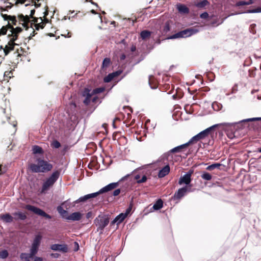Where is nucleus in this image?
<instances>
[{
    "label": "nucleus",
    "instance_id": "nucleus-27",
    "mask_svg": "<svg viewBox=\"0 0 261 261\" xmlns=\"http://www.w3.org/2000/svg\"><path fill=\"white\" fill-rule=\"evenodd\" d=\"M151 35V32L147 30H143L140 33V36L142 40H145Z\"/></svg>",
    "mask_w": 261,
    "mask_h": 261
},
{
    "label": "nucleus",
    "instance_id": "nucleus-21",
    "mask_svg": "<svg viewBox=\"0 0 261 261\" xmlns=\"http://www.w3.org/2000/svg\"><path fill=\"white\" fill-rule=\"evenodd\" d=\"M178 12L182 14H188L189 12V8L184 5L179 4L177 5Z\"/></svg>",
    "mask_w": 261,
    "mask_h": 261
},
{
    "label": "nucleus",
    "instance_id": "nucleus-28",
    "mask_svg": "<svg viewBox=\"0 0 261 261\" xmlns=\"http://www.w3.org/2000/svg\"><path fill=\"white\" fill-rule=\"evenodd\" d=\"M185 148H186V146H185V144H183L178 145L177 146H176V147H174L173 148L171 149L170 150V152L171 153H175V152H179L180 151V150H181Z\"/></svg>",
    "mask_w": 261,
    "mask_h": 261
},
{
    "label": "nucleus",
    "instance_id": "nucleus-52",
    "mask_svg": "<svg viewBox=\"0 0 261 261\" xmlns=\"http://www.w3.org/2000/svg\"><path fill=\"white\" fill-rule=\"evenodd\" d=\"M90 102V99L87 97H85V99L84 100L83 102L86 105H88Z\"/></svg>",
    "mask_w": 261,
    "mask_h": 261
},
{
    "label": "nucleus",
    "instance_id": "nucleus-41",
    "mask_svg": "<svg viewBox=\"0 0 261 261\" xmlns=\"http://www.w3.org/2000/svg\"><path fill=\"white\" fill-rule=\"evenodd\" d=\"M104 89H105L101 87L97 88L93 90V93L94 94L100 93L102 92L104 90Z\"/></svg>",
    "mask_w": 261,
    "mask_h": 261
},
{
    "label": "nucleus",
    "instance_id": "nucleus-38",
    "mask_svg": "<svg viewBox=\"0 0 261 261\" xmlns=\"http://www.w3.org/2000/svg\"><path fill=\"white\" fill-rule=\"evenodd\" d=\"M107 192H109L107 190V188L106 187V186H105L104 187L100 189L98 191L94 193L96 196H97L100 194H102Z\"/></svg>",
    "mask_w": 261,
    "mask_h": 261
},
{
    "label": "nucleus",
    "instance_id": "nucleus-34",
    "mask_svg": "<svg viewBox=\"0 0 261 261\" xmlns=\"http://www.w3.org/2000/svg\"><path fill=\"white\" fill-rule=\"evenodd\" d=\"M201 177L203 179L206 180H210L212 178V175L206 172H203L201 174Z\"/></svg>",
    "mask_w": 261,
    "mask_h": 261
},
{
    "label": "nucleus",
    "instance_id": "nucleus-30",
    "mask_svg": "<svg viewBox=\"0 0 261 261\" xmlns=\"http://www.w3.org/2000/svg\"><path fill=\"white\" fill-rule=\"evenodd\" d=\"M153 75H150L148 77V85L151 89H156L158 88V86L155 83H152V77Z\"/></svg>",
    "mask_w": 261,
    "mask_h": 261
},
{
    "label": "nucleus",
    "instance_id": "nucleus-5",
    "mask_svg": "<svg viewBox=\"0 0 261 261\" xmlns=\"http://www.w3.org/2000/svg\"><path fill=\"white\" fill-rule=\"evenodd\" d=\"M110 218L108 215H99L94 220V223L97 227V231L102 233L104 228L108 225Z\"/></svg>",
    "mask_w": 261,
    "mask_h": 261
},
{
    "label": "nucleus",
    "instance_id": "nucleus-22",
    "mask_svg": "<svg viewBox=\"0 0 261 261\" xmlns=\"http://www.w3.org/2000/svg\"><path fill=\"white\" fill-rule=\"evenodd\" d=\"M42 239V236L40 234H37L35 236L31 246L39 247Z\"/></svg>",
    "mask_w": 261,
    "mask_h": 261
},
{
    "label": "nucleus",
    "instance_id": "nucleus-58",
    "mask_svg": "<svg viewBox=\"0 0 261 261\" xmlns=\"http://www.w3.org/2000/svg\"><path fill=\"white\" fill-rule=\"evenodd\" d=\"M136 50V47L134 45H133L132 46L131 48H130V50L132 51V52H134L135 51V50Z\"/></svg>",
    "mask_w": 261,
    "mask_h": 261
},
{
    "label": "nucleus",
    "instance_id": "nucleus-11",
    "mask_svg": "<svg viewBox=\"0 0 261 261\" xmlns=\"http://www.w3.org/2000/svg\"><path fill=\"white\" fill-rule=\"evenodd\" d=\"M261 13V7H257V8L253 9H249V10H247L246 11L243 12L231 13V14H229V15H228L227 16L225 17L224 18H223L222 19V20L221 21V22L219 24H222V23H223V22L224 21V20L225 19H226L228 17L231 16H233L235 15L241 14H244V13Z\"/></svg>",
    "mask_w": 261,
    "mask_h": 261
},
{
    "label": "nucleus",
    "instance_id": "nucleus-32",
    "mask_svg": "<svg viewBox=\"0 0 261 261\" xmlns=\"http://www.w3.org/2000/svg\"><path fill=\"white\" fill-rule=\"evenodd\" d=\"M119 185L118 182H111L108 185L106 186L107 188V190L108 191H110L115 188H116Z\"/></svg>",
    "mask_w": 261,
    "mask_h": 261
},
{
    "label": "nucleus",
    "instance_id": "nucleus-1",
    "mask_svg": "<svg viewBox=\"0 0 261 261\" xmlns=\"http://www.w3.org/2000/svg\"><path fill=\"white\" fill-rule=\"evenodd\" d=\"M9 28L11 29V34H9L8 37L9 38V41L7 45H6L5 48H4V52L5 56H7L9 53L14 49V46L17 45L14 42L17 39L18 34L20 33L22 29L20 27H13L9 25Z\"/></svg>",
    "mask_w": 261,
    "mask_h": 261
},
{
    "label": "nucleus",
    "instance_id": "nucleus-45",
    "mask_svg": "<svg viewBox=\"0 0 261 261\" xmlns=\"http://www.w3.org/2000/svg\"><path fill=\"white\" fill-rule=\"evenodd\" d=\"M208 14L207 12H204L200 15V17L202 19H206L208 18Z\"/></svg>",
    "mask_w": 261,
    "mask_h": 261
},
{
    "label": "nucleus",
    "instance_id": "nucleus-6",
    "mask_svg": "<svg viewBox=\"0 0 261 261\" xmlns=\"http://www.w3.org/2000/svg\"><path fill=\"white\" fill-rule=\"evenodd\" d=\"M60 176V172L58 171H55L53 172L51 175L46 179L43 182L42 187V191H44L52 186L58 180Z\"/></svg>",
    "mask_w": 261,
    "mask_h": 261
},
{
    "label": "nucleus",
    "instance_id": "nucleus-3",
    "mask_svg": "<svg viewBox=\"0 0 261 261\" xmlns=\"http://www.w3.org/2000/svg\"><path fill=\"white\" fill-rule=\"evenodd\" d=\"M35 10L34 9L31 10L30 16L25 15L24 16L22 14L19 15L20 20L23 22V26L26 27L25 23L30 21L31 18H33L35 22H36V30H38L39 28L43 29L44 27L45 23L43 22V19L42 17L39 18L33 17V15L35 14Z\"/></svg>",
    "mask_w": 261,
    "mask_h": 261
},
{
    "label": "nucleus",
    "instance_id": "nucleus-15",
    "mask_svg": "<svg viewBox=\"0 0 261 261\" xmlns=\"http://www.w3.org/2000/svg\"><path fill=\"white\" fill-rule=\"evenodd\" d=\"M95 197H96V196L95 193L88 194L85 195L83 196L80 197L79 199L75 200L73 202V203L74 204H75L76 203H81V202H84L86 201L87 200H88V199H89L90 198H94Z\"/></svg>",
    "mask_w": 261,
    "mask_h": 261
},
{
    "label": "nucleus",
    "instance_id": "nucleus-17",
    "mask_svg": "<svg viewBox=\"0 0 261 261\" xmlns=\"http://www.w3.org/2000/svg\"><path fill=\"white\" fill-rule=\"evenodd\" d=\"M14 218L13 215H11L9 213H5L4 214H0V220L3 221L4 223H10L13 222Z\"/></svg>",
    "mask_w": 261,
    "mask_h": 261
},
{
    "label": "nucleus",
    "instance_id": "nucleus-46",
    "mask_svg": "<svg viewBox=\"0 0 261 261\" xmlns=\"http://www.w3.org/2000/svg\"><path fill=\"white\" fill-rule=\"evenodd\" d=\"M7 32V29L5 27H3L0 30V35H5Z\"/></svg>",
    "mask_w": 261,
    "mask_h": 261
},
{
    "label": "nucleus",
    "instance_id": "nucleus-64",
    "mask_svg": "<svg viewBox=\"0 0 261 261\" xmlns=\"http://www.w3.org/2000/svg\"><path fill=\"white\" fill-rule=\"evenodd\" d=\"M65 37H67V38H69L71 37V35L70 34V33L69 32H68L67 35H65L64 36Z\"/></svg>",
    "mask_w": 261,
    "mask_h": 261
},
{
    "label": "nucleus",
    "instance_id": "nucleus-29",
    "mask_svg": "<svg viewBox=\"0 0 261 261\" xmlns=\"http://www.w3.org/2000/svg\"><path fill=\"white\" fill-rule=\"evenodd\" d=\"M222 164L218 163H214L211 164V165L208 166L206 167V170H212L215 168L219 169L220 167L221 166Z\"/></svg>",
    "mask_w": 261,
    "mask_h": 261
},
{
    "label": "nucleus",
    "instance_id": "nucleus-35",
    "mask_svg": "<svg viewBox=\"0 0 261 261\" xmlns=\"http://www.w3.org/2000/svg\"><path fill=\"white\" fill-rule=\"evenodd\" d=\"M110 63H111V60H110V58H105L102 61L101 68H107V67H108L110 65Z\"/></svg>",
    "mask_w": 261,
    "mask_h": 261
},
{
    "label": "nucleus",
    "instance_id": "nucleus-13",
    "mask_svg": "<svg viewBox=\"0 0 261 261\" xmlns=\"http://www.w3.org/2000/svg\"><path fill=\"white\" fill-rule=\"evenodd\" d=\"M254 121H257V117H253V118L245 119L242 120H241V121H240L239 122H232V123L224 122V123H221V124H222V126L229 127V126H233L234 125L237 124H239V123H244V122Z\"/></svg>",
    "mask_w": 261,
    "mask_h": 261
},
{
    "label": "nucleus",
    "instance_id": "nucleus-37",
    "mask_svg": "<svg viewBox=\"0 0 261 261\" xmlns=\"http://www.w3.org/2000/svg\"><path fill=\"white\" fill-rule=\"evenodd\" d=\"M9 256V253L7 250H4L0 252V258L5 259Z\"/></svg>",
    "mask_w": 261,
    "mask_h": 261
},
{
    "label": "nucleus",
    "instance_id": "nucleus-10",
    "mask_svg": "<svg viewBox=\"0 0 261 261\" xmlns=\"http://www.w3.org/2000/svg\"><path fill=\"white\" fill-rule=\"evenodd\" d=\"M193 173V170H190L187 172H186L184 175L181 176L178 180V184L179 185L185 184V186H190V185H191L190 183L192 180L191 175Z\"/></svg>",
    "mask_w": 261,
    "mask_h": 261
},
{
    "label": "nucleus",
    "instance_id": "nucleus-33",
    "mask_svg": "<svg viewBox=\"0 0 261 261\" xmlns=\"http://www.w3.org/2000/svg\"><path fill=\"white\" fill-rule=\"evenodd\" d=\"M57 211L58 213L61 215V216L63 218L65 219V217H66L65 215L67 213V212L64 210L63 207L61 206H59L57 207Z\"/></svg>",
    "mask_w": 261,
    "mask_h": 261
},
{
    "label": "nucleus",
    "instance_id": "nucleus-25",
    "mask_svg": "<svg viewBox=\"0 0 261 261\" xmlns=\"http://www.w3.org/2000/svg\"><path fill=\"white\" fill-rule=\"evenodd\" d=\"M183 38L182 34L181 31H179L172 35L169 36L166 38V39L169 40V39H175L177 38Z\"/></svg>",
    "mask_w": 261,
    "mask_h": 261
},
{
    "label": "nucleus",
    "instance_id": "nucleus-14",
    "mask_svg": "<svg viewBox=\"0 0 261 261\" xmlns=\"http://www.w3.org/2000/svg\"><path fill=\"white\" fill-rule=\"evenodd\" d=\"M12 215L16 221H24L27 218L26 214L19 211L13 213Z\"/></svg>",
    "mask_w": 261,
    "mask_h": 261
},
{
    "label": "nucleus",
    "instance_id": "nucleus-23",
    "mask_svg": "<svg viewBox=\"0 0 261 261\" xmlns=\"http://www.w3.org/2000/svg\"><path fill=\"white\" fill-rule=\"evenodd\" d=\"M163 205V202L162 199H158L153 205V208L154 210L158 211L162 208Z\"/></svg>",
    "mask_w": 261,
    "mask_h": 261
},
{
    "label": "nucleus",
    "instance_id": "nucleus-62",
    "mask_svg": "<svg viewBox=\"0 0 261 261\" xmlns=\"http://www.w3.org/2000/svg\"><path fill=\"white\" fill-rule=\"evenodd\" d=\"M34 5H35V7L36 8H38V7H39L40 6L41 4H37L36 2H35Z\"/></svg>",
    "mask_w": 261,
    "mask_h": 261
},
{
    "label": "nucleus",
    "instance_id": "nucleus-43",
    "mask_svg": "<svg viewBox=\"0 0 261 261\" xmlns=\"http://www.w3.org/2000/svg\"><path fill=\"white\" fill-rule=\"evenodd\" d=\"M196 143L195 140L193 139V138L192 137L189 140L188 142H186V143H184L186 147H188L189 145H190V144H192V143Z\"/></svg>",
    "mask_w": 261,
    "mask_h": 261
},
{
    "label": "nucleus",
    "instance_id": "nucleus-60",
    "mask_svg": "<svg viewBox=\"0 0 261 261\" xmlns=\"http://www.w3.org/2000/svg\"><path fill=\"white\" fill-rule=\"evenodd\" d=\"M125 59V55L124 54H122L120 56V59L123 60Z\"/></svg>",
    "mask_w": 261,
    "mask_h": 261
},
{
    "label": "nucleus",
    "instance_id": "nucleus-61",
    "mask_svg": "<svg viewBox=\"0 0 261 261\" xmlns=\"http://www.w3.org/2000/svg\"><path fill=\"white\" fill-rule=\"evenodd\" d=\"M17 3H21V4H24L25 0H17Z\"/></svg>",
    "mask_w": 261,
    "mask_h": 261
},
{
    "label": "nucleus",
    "instance_id": "nucleus-24",
    "mask_svg": "<svg viewBox=\"0 0 261 261\" xmlns=\"http://www.w3.org/2000/svg\"><path fill=\"white\" fill-rule=\"evenodd\" d=\"M208 5H210V3L207 0H202L200 2L196 3L195 6L198 8L201 9Z\"/></svg>",
    "mask_w": 261,
    "mask_h": 261
},
{
    "label": "nucleus",
    "instance_id": "nucleus-55",
    "mask_svg": "<svg viewBox=\"0 0 261 261\" xmlns=\"http://www.w3.org/2000/svg\"><path fill=\"white\" fill-rule=\"evenodd\" d=\"M10 15H7V14L3 15V17L5 20H9V18Z\"/></svg>",
    "mask_w": 261,
    "mask_h": 261
},
{
    "label": "nucleus",
    "instance_id": "nucleus-4",
    "mask_svg": "<svg viewBox=\"0 0 261 261\" xmlns=\"http://www.w3.org/2000/svg\"><path fill=\"white\" fill-rule=\"evenodd\" d=\"M39 247L31 246L29 253H21L20 258L24 261H43L42 257L36 256L38 251Z\"/></svg>",
    "mask_w": 261,
    "mask_h": 261
},
{
    "label": "nucleus",
    "instance_id": "nucleus-42",
    "mask_svg": "<svg viewBox=\"0 0 261 261\" xmlns=\"http://www.w3.org/2000/svg\"><path fill=\"white\" fill-rule=\"evenodd\" d=\"M181 32L182 34L183 38H186V37H190L189 36L190 34H189V31L188 30V29L181 31Z\"/></svg>",
    "mask_w": 261,
    "mask_h": 261
},
{
    "label": "nucleus",
    "instance_id": "nucleus-26",
    "mask_svg": "<svg viewBox=\"0 0 261 261\" xmlns=\"http://www.w3.org/2000/svg\"><path fill=\"white\" fill-rule=\"evenodd\" d=\"M32 151L34 154H42L43 153V149L38 145L33 146L32 148Z\"/></svg>",
    "mask_w": 261,
    "mask_h": 261
},
{
    "label": "nucleus",
    "instance_id": "nucleus-31",
    "mask_svg": "<svg viewBox=\"0 0 261 261\" xmlns=\"http://www.w3.org/2000/svg\"><path fill=\"white\" fill-rule=\"evenodd\" d=\"M92 94L90 93V90L88 88H85L82 92V95L83 97L91 99Z\"/></svg>",
    "mask_w": 261,
    "mask_h": 261
},
{
    "label": "nucleus",
    "instance_id": "nucleus-39",
    "mask_svg": "<svg viewBox=\"0 0 261 261\" xmlns=\"http://www.w3.org/2000/svg\"><path fill=\"white\" fill-rule=\"evenodd\" d=\"M51 145L53 148L57 149L61 146V144L58 141L54 140Z\"/></svg>",
    "mask_w": 261,
    "mask_h": 261
},
{
    "label": "nucleus",
    "instance_id": "nucleus-59",
    "mask_svg": "<svg viewBox=\"0 0 261 261\" xmlns=\"http://www.w3.org/2000/svg\"><path fill=\"white\" fill-rule=\"evenodd\" d=\"M253 2L251 1H249L248 2H246V5H249L253 4Z\"/></svg>",
    "mask_w": 261,
    "mask_h": 261
},
{
    "label": "nucleus",
    "instance_id": "nucleus-7",
    "mask_svg": "<svg viewBox=\"0 0 261 261\" xmlns=\"http://www.w3.org/2000/svg\"><path fill=\"white\" fill-rule=\"evenodd\" d=\"M218 126H222L221 123L219 124H214L204 130L202 131H201L199 133H198L197 135H195L194 136L192 137L193 138V139L195 140V142L196 143L198 141L203 139L205 138L206 137L208 136L211 130H212L214 128L217 127Z\"/></svg>",
    "mask_w": 261,
    "mask_h": 261
},
{
    "label": "nucleus",
    "instance_id": "nucleus-48",
    "mask_svg": "<svg viewBox=\"0 0 261 261\" xmlns=\"http://www.w3.org/2000/svg\"><path fill=\"white\" fill-rule=\"evenodd\" d=\"M131 210H132V207H131V206H129V207H128V208L126 210V211H125V213H123V215H124V216H125V218H126V217L127 216V215L130 213V211H131Z\"/></svg>",
    "mask_w": 261,
    "mask_h": 261
},
{
    "label": "nucleus",
    "instance_id": "nucleus-44",
    "mask_svg": "<svg viewBox=\"0 0 261 261\" xmlns=\"http://www.w3.org/2000/svg\"><path fill=\"white\" fill-rule=\"evenodd\" d=\"M196 143L195 140L193 139V138L192 137L189 140L188 142H186V143H184L186 147H188L189 145H190V144H192V143Z\"/></svg>",
    "mask_w": 261,
    "mask_h": 261
},
{
    "label": "nucleus",
    "instance_id": "nucleus-57",
    "mask_svg": "<svg viewBox=\"0 0 261 261\" xmlns=\"http://www.w3.org/2000/svg\"><path fill=\"white\" fill-rule=\"evenodd\" d=\"M92 215V213L91 212H88L87 214H86V218L87 219L89 218L90 217H91Z\"/></svg>",
    "mask_w": 261,
    "mask_h": 261
},
{
    "label": "nucleus",
    "instance_id": "nucleus-20",
    "mask_svg": "<svg viewBox=\"0 0 261 261\" xmlns=\"http://www.w3.org/2000/svg\"><path fill=\"white\" fill-rule=\"evenodd\" d=\"M125 217L124 215H123V213L119 214L117 215L114 219L112 221L111 224H114L116 223L117 225L120 224L124 219Z\"/></svg>",
    "mask_w": 261,
    "mask_h": 261
},
{
    "label": "nucleus",
    "instance_id": "nucleus-50",
    "mask_svg": "<svg viewBox=\"0 0 261 261\" xmlns=\"http://www.w3.org/2000/svg\"><path fill=\"white\" fill-rule=\"evenodd\" d=\"M9 20L11 21L14 25H16V22L17 20L15 16H10L9 18Z\"/></svg>",
    "mask_w": 261,
    "mask_h": 261
},
{
    "label": "nucleus",
    "instance_id": "nucleus-18",
    "mask_svg": "<svg viewBox=\"0 0 261 261\" xmlns=\"http://www.w3.org/2000/svg\"><path fill=\"white\" fill-rule=\"evenodd\" d=\"M122 72V71L121 70H119L111 73H109L104 78L103 81L105 83H109L111 82L115 77L120 75Z\"/></svg>",
    "mask_w": 261,
    "mask_h": 261
},
{
    "label": "nucleus",
    "instance_id": "nucleus-54",
    "mask_svg": "<svg viewBox=\"0 0 261 261\" xmlns=\"http://www.w3.org/2000/svg\"><path fill=\"white\" fill-rule=\"evenodd\" d=\"M74 245L75 246V248L74 249V251H76L79 250V244L76 242H74Z\"/></svg>",
    "mask_w": 261,
    "mask_h": 261
},
{
    "label": "nucleus",
    "instance_id": "nucleus-47",
    "mask_svg": "<svg viewBox=\"0 0 261 261\" xmlns=\"http://www.w3.org/2000/svg\"><path fill=\"white\" fill-rule=\"evenodd\" d=\"M147 180V177L145 175H143L140 179L137 180L138 184L144 182Z\"/></svg>",
    "mask_w": 261,
    "mask_h": 261
},
{
    "label": "nucleus",
    "instance_id": "nucleus-36",
    "mask_svg": "<svg viewBox=\"0 0 261 261\" xmlns=\"http://www.w3.org/2000/svg\"><path fill=\"white\" fill-rule=\"evenodd\" d=\"M170 30V26L169 21L165 22V25L163 28V33L166 34Z\"/></svg>",
    "mask_w": 261,
    "mask_h": 261
},
{
    "label": "nucleus",
    "instance_id": "nucleus-2",
    "mask_svg": "<svg viewBox=\"0 0 261 261\" xmlns=\"http://www.w3.org/2000/svg\"><path fill=\"white\" fill-rule=\"evenodd\" d=\"M53 168V165L47 162L38 159V164H32L30 166V169L32 172H46L50 171Z\"/></svg>",
    "mask_w": 261,
    "mask_h": 261
},
{
    "label": "nucleus",
    "instance_id": "nucleus-51",
    "mask_svg": "<svg viewBox=\"0 0 261 261\" xmlns=\"http://www.w3.org/2000/svg\"><path fill=\"white\" fill-rule=\"evenodd\" d=\"M121 190L120 189H117L113 191V195L114 196H118L120 193Z\"/></svg>",
    "mask_w": 261,
    "mask_h": 261
},
{
    "label": "nucleus",
    "instance_id": "nucleus-19",
    "mask_svg": "<svg viewBox=\"0 0 261 261\" xmlns=\"http://www.w3.org/2000/svg\"><path fill=\"white\" fill-rule=\"evenodd\" d=\"M170 171V168L168 164L166 165L163 168H162L158 173V177L162 178L168 174Z\"/></svg>",
    "mask_w": 261,
    "mask_h": 261
},
{
    "label": "nucleus",
    "instance_id": "nucleus-12",
    "mask_svg": "<svg viewBox=\"0 0 261 261\" xmlns=\"http://www.w3.org/2000/svg\"><path fill=\"white\" fill-rule=\"evenodd\" d=\"M50 249L54 251H59L63 253H66L68 251V247L65 244H55L50 246Z\"/></svg>",
    "mask_w": 261,
    "mask_h": 261
},
{
    "label": "nucleus",
    "instance_id": "nucleus-8",
    "mask_svg": "<svg viewBox=\"0 0 261 261\" xmlns=\"http://www.w3.org/2000/svg\"><path fill=\"white\" fill-rule=\"evenodd\" d=\"M191 187L192 186L190 185V186H184L181 188H179L174 193L172 197V199L173 200L180 199L182 197L186 195L187 192H190L192 191Z\"/></svg>",
    "mask_w": 261,
    "mask_h": 261
},
{
    "label": "nucleus",
    "instance_id": "nucleus-53",
    "mask_svg": "<svg viewBox=\"0 0 261 261\" xmlns=\"http://www.w3.org/2000/svg\"><path fill=\"white\" fill-rule=\"evenodd\" d=\"M51 256L55 258H58L59 256V254L57 253H51Z\"/></svg>",
    "mask_w": 261,
    "mask_h": 261
},
{
    "label": "nucleus",
    "instance_id": "nucleus-56",
    "mask_svg": "<svg viewBox=\"0 0 261 261\" xmlns=\"http://www.w3.org/2000/svg\"><path fill=\"white\" fill-rule=\"evenodd\" d=\"M47 9H48V8L47 7L46 10H45V11L43 12V14H44L43 17H46L48 15V14Z\"/></svg>",
    "mask_w": 261,
    "mask_h": 261
},
{
    "label": "nucleus",
    "instance_id": "nucleus-63",
    "mask_svg": "<svg viewBox=\"0 0 261 261\" xmlns=\"http://www.w3.org/2000/svg\"><path fill=\"white\" fill-rule=\"evenodd\" d=\"M140 175H138H138H136L135 176V178L136 179H137V180H139V178H140Z\"/></svg>",
    "mask_w": 261,
    "mask_h": 261
},
{
    "label": "nucleus",
    "instance_id": "nucleus-9",
    "mask_svg": "<svg viewBox=\"0 0 261 261\" xmlns=\"http://www.w3.org/2000/svg\"><path fill=\"white\" fill-rule=\"evenodd\" d=\"M25 208L29 211H30L31 212H33L34 213L45 217L46 219H51V216L47 213H46L44 211L41 210V208L37 207L36 206H35L34 205H25Z\"/></svg>",
    "mask_w": 261,
    "mask_h": 261
},
{
    "label": "nucleus",
    "instance_id": "nucleus-16",
    "mask_svg": "<svg viewBox=\"0 0 261 261\" xmlns=\"http://www.w3.org/2000/svg\"><path fill=\"white\" fill-rule=\"evenodd\" d=\"M82 215H83L81 213L76 212L71 213L69 216H67L66 217H65V219L67 220H72L73 221H79L81 219Z\"/></svg>",
    "mask_w": 261,
    "mask_h": 261
},
{
    "label": "nucleus",
    "instance_id": "nucleus-40",
    "mask_svg": "<svg viewBox=\"0 0 261 261\" xmlns=\"http://www.w3.org/2000/svg\"><path fill=\"white\" fill-rule=\"evenodd\" d=\"M188 30L189 31V34H190L189 36H191L198 32V30L195 29H188Z\"/></svg>",
    "mask_w": 261,
    "mask_h": 261
},
{
    "label": "nucleus",
    "instance_id": "nucleus-49",
    "mask_svg": "<svg viewBox=\"0 0 261 261\" xmlns=\"http://www.w3.org/2000/svg\"><path fill=\"white\" fill-rule=\"evenodd\" d=\"M244 5H246V2H245V1H239V2H237L235 4V6L236 7H239V6H244Z\"/></svg>",
    "mask_w": 261,
    "mask_h": 261
}]
</instances>
